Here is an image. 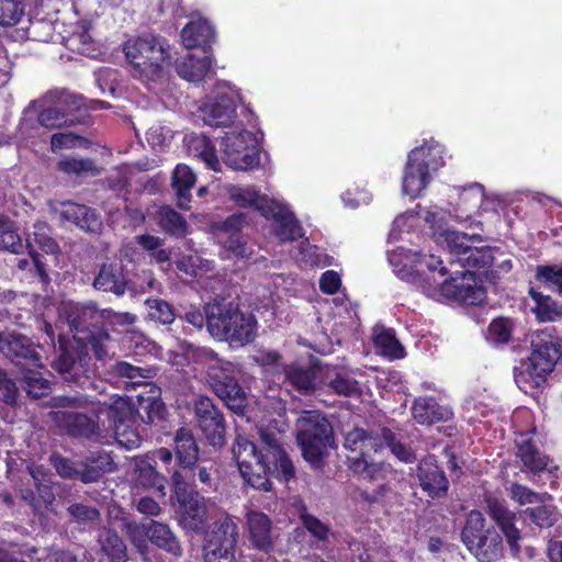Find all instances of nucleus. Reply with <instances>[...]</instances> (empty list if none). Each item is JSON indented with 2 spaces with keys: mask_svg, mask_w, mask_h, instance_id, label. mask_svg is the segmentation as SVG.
<instances>
[{
  "mask_svg": "<svg viewBox=\"0 0 562 562\" xmlns=\"http://www.w3.org/2000/svg\"><path fill=\"white\" fill-rule=\"evenodd\" d=\"M66 318L74 335H59L52 367L66 382L82 391L93 389L89 351L95 359L103 360L108 355L104 344L110 340L109 330L103 326L104 310L92 302L70 304Z\"/></svg>",
  "mask_w": 562,
  "mask_h": 562,
  "instance_id": "obj_1",
  "label": "nucleus"
},
{
  "mask_svg": "<svg viewBox=\"0 0 562 562\" xmlns=\"http://www.w3.org/2000/svg\"><path fill=\"white\" fill-rule=\"evenodd\" d=\"M259 438L256 443L237 435L233 454L245 483L268 492L272 488L270 476L288 483L295 477V468L276 432L261 428Z\"/></svg>",
  "mask_w": 562,
  "mask_h": 562,
  "instance_id": "obj_2",
  "label": "nucleus"
},
{
  "mask_svg": "<svg viewBox=\"0 0 562 562\" xmlns=\"http://www.w3.org/2000/svg\"><path fill=\"white\" fill-rule=\"evenodd\" d=\"M196 363L204 367L205 379L213 393L236 415L244 416L248 397L237 378V366L225 360L211 348L199 347L193 351Z\"/></svg>",
  "mask_w": 562,
  "mask_h": 562,
  "instance_id": "obj_3",
  "label": "nucleus"
},
{
  "mask_svg": "<svg viewBox=\"0 0 562 562\" xmlns=\"http://www.w3.org/2000/svg\"><path fill=\"white\" fill-rule=\"evenodd\" d=\"M206 326L214 338L244 346L255 339L257 321L238 304L222 299L206 305Z\"/></svg>",
  "mask_w": 562,
  "mask_h": 562,
  "instance_id": "obj_4",
  "label": "nucleus"
},
{
  "mask_svg": "<svg viewBox=\"0 0 562 562\" xmlns=\"http://www.w3.org/2000/svg\"><path fill=\"white\" fill-rule=\"evenodd\" d=\"M54 405L60 408L86 409L87 412L57 411L52 413L54 423L74 438L90 439L100 434L99 412L91 396L77 392L74 395L54 397Z\"/></svg>",
  "mask_w": 562,
  "mask_h": 562,
  "instance_id": "obj_5",
  "label": "nucleus"
},
{
  "mask_svg": "<svg viewBox=\"0 0 562 562\" xmlns=\"http://www.w3.org/2000/svg\"><path fill=\"white\" fill-rule=\"evenodd\" d=\"M296 442L311 468L323 470L328 449L335 446L330 422L317 412H305L297 420Z\"/></svg>",
  "mask_w": 562,
  "mask_h": 562,
  "instance_id": "obj_6",
  "label": "nucleus"
},
{
  "mask_svg": "<svg viewBox=\"0 0 562 562\" xmlns=\"http://www.w3.org/2000/svg\"><path fill=\"white\" fill-rule=\"evenodd\" d=\"M344 448L349 452L347 462L355 474L368 481H375L381 475L382 464L373 460L382 449L381 435L355 427L345 435Z\"/></svg>",
  "mask_w": 562,
  "mask_h": 562,
  "instance_id": "obj_7",
  "label": "nucleus"
},
{
  "mask_svg": "<svg viewBox=\"0 0 562 562\" xmlns=\"http://www.w3.org/2000/svg\"><path fill=\"white\" fill-rule=\"evenodd\" d=\"M461 539L480 562H496L504 554L502 536L494 528H485V518L479 510L468 515Z\"/></svg>",
  "mask_w": 562,
  "mask_h": 562,
  "instance_id": "obj_8",
  "label": "nucleus"
},
{
  "mask_svg": "<svg viewBox=\"0 0 562 562\" xmlns=\"http://www.w3.org/2000/svg\"><path fill=\"white\" fill-rule=\"evenodd\" d=\"M123 50L133 66L134 77L142 81H155L161 77L168 53L157 36L130 40L124 43Z\"/></svg>",
  "mask_w": 562,
  "mask_h": 562,
  "instance_id": "obj_9",
  "label": "nucleus"
},
{
  "mask_svg": "<svg viewBox=\"0 0 562 562\" xmlns=\"http://www.w3.org/2000/svg\"><path fill=\"white\" fill-rule=\"evenodd\" d=\"M445 165L441 149L437 146H419L408 153L402 179V190L416 199L430 182V172Z\"/></svg>",
  "mask_w": 562,
  "mask_h": 562,
  "instance_id": "obj_10",
  "label": "nucleus"
},
{
  "mask_svg": "<svg viewBox=\"0 0 562 562\" xmlns=\"http://www.w3.org/2000/svg\"><path fill=\"white\" fill-rule=\"evenodd\" d=\"M561 346L547 331L537 333L531 339V353L526 362L525 371L515 372V381L520 389L527 382L528 375L532 381L530 386H538L550 374L561 358Z\"/></svg>",
  "mask_w": 562,
  "mask_h": 562,
  "instance_id": "obj_11",
  "label": "nucleus"
},
{
  "mask_svg": "<svg viewBox=\"0 0 562 562\" xmlns=\"http://www.w3.org/2000/svg\"><path fill=\"white\" fill-rule=\"evenodd\" d=\"M239 530L234 517L225 514L205 531L203 540L204 562H238Z\"/></svg>",
  "mask_w": 562,
  "mask_h": 562,
  "instance_id": "obj_12",
  "label": "nucleus"
},
{
  "mask_svg": "<svg viewBox=\"0 0 562 562\" xmlns=\"http://www.w3.org/2000/svg\"><path fill=\"white\" fill-rule=\"evenodd\" d=\"M172 491L179 504L181 526L194 532H200L205 527L207 509L204 498L200 496L192 483L184 480L181 472L171 475Z\"/></svg>",
  "mask_w": 562,
  "mask_h": 562,
  "instance_id": "obj_13",
  "label": "nucleus"
},
{
  "mask_svg": "<svg viewBox=\"0 0 562 562\" xmlns=\"http://www.w3.org/2000/svg\"><path fill=\"white\" fill-rule=\"evenodd\" d=\"M198 427L209 445L223 447L226 441V422L221 409L207 396H199L194 404Z\"/></svg>",
  "mask_w": 562,
  "mask_h": 562,
  "instance_id": "obj_14",
  "label": "nucleus"
},
{
  "mask_svg": "<svg viewBox=\"0 0 562 562\" xmlns=\"http://www.w3.org/2000/svg\"><path fill=\"white\" fill-rule=\"evenodd\" d=\"M440 293L467 305H479L486 295L484 288L477 285L474 271H454L449 279L440 283Z\"/></svg>",
  "mask_w": 562,
  "mask_h": 562,
  "instance_id": "obj_15",
  "label": "nucleus"
},
{
  "mask_svg": "<svg viewBox=\"0 0 562 562\" xmlns=\"http://www.w3.org/2000/svg\"><path fill=\"white\" fill-rule=\"evenodd\" d=\"M0 352L16 367H42V358L34 341L15 331L0 334Z\"/></svg>",
  "mask_w": 562,
  "mask_h": 562,
  "instance_id": "obj_16",
  "label": "nucleus"
},
{
  "mask_svg": "<svg viewBox=\"0 0 562 562\" xmlns=\"http://www.w3.org/2000/svg\"><path fill=\"white\" fill-rule=\"evenodd\" d=\"M416 479L423 493L431 499H441L448 495L449 480L434 454H428L418 462Z\"/></svg>",
  "mask_w": 562,
  "mask_h": 562,
  "instance_id": "obj_17",
  "label": "nucleus"
},
{
  "mask_svg": "<svg viewBox=\"0 0 562 562\" xmlns=\"http://www.w3.org/2000/svg\"><path fill=\"white\" fill-rule=\"evenodd\" d=\"M487 513L505 536L513 555L517 557L520 553L521 533L516 527V514L498 499L487 501Z\"/></svg>",
  "mask_w": 562,
  "mask_h": 562,
  "instance_id": "obj_18",
  "label": "nucleus"
},
{
  "mask_svg": "<svg viewBox=\"0 0 562 562\" xmlns=\"http://www.w3.org/2000/svg\"><path fill=\"white\" fill-rule=\"evenodd\" d=\"M245 518L248 539L252 548L266 554L270 553L274 548L270 517L263 512L251 509L247 512Z\"/></svg>",
  "mask_w": 562,
  "mask_h": 562,
  "instance_id": "obj_19",
  "label": "nucleus"
},
{
  "mask_svg": "<svg viewBox=\"0 0 562 562\" xmlns=\"http://www.w3.org/2000/svg\"><path fill=\"white\" fill-rule=\"evenodd\" d=\"M175 458L179 470L175 472L195 475V463L199 461L200 449L191 429L181 427L173 436Z\"/></svg>",
  "mask_w": 562,
  "mask_h": 562,
  "instance_id": "obj_20",
  "label": "nucleus"
},
{
  "mask_svg": "<svg viewBox=\"0 0 562 562\" xmlns=\"http://www.w3.org/2000/svg\"><path fill=\"white\" fill-rule=\"evenodd\" d=\"M412 416L417 424L431 426L450 420L453 413L448 406L441 405L434 396H419L413 402Z\"/></svg>",
  "mask_w": 562,
  "mask_h": 562,
  "instance_id": "obj_21",
  "label": "nucleus"
},
{
  "mask_svg": "<svg viewBox=\"0 0 562 562\" xmlns=\"http://www.w3.org/2000/svg\"><path fill=\"white\" fill-rule=\"evenodd\" d=\"M93 288L103 292L123 295L127 286V278L121 261L104 262L101 265L92 283Z\"/></svg>",
  "mask_w": 562,
  "mask_h": 562,
  "instance_id": "obj_22",
  "label": "nucleus"
},
{
  "mask_svg": "<svg viewBox=\"0 0 562 562\" xmlns=\"http://www.w3.org/2000/svg\"><path fill=\"white\" fill-rule=\"evenodd\" d=\"M235 145H243L241 135H232L224 139V156L229 165L240 170L252 169L259 165L260 157L256 147L244 146L243 149H235Z\"/></svg>",
  "mask_w": 562,
  "mask_h": 562,
  "instance_id": "obj_23",
  "label": "nucleus"
},
{
  "mask_svg": "<svg viewBox=\"0 0 562 562\" xmlns=\"http://www.w3.org/2000/svg\"><path fill=\"white\" fill-rule=\"evenodd\" d=\"M80 482L88 484L98 482L104 474L116 470V463L110 452L99 450L91 452L80 461Z\"/></svg>",
  "mask_w": 562,
  "mask_h": 562,
  "instance_id": "obj_24",
  "label": "nucleus"
},
{
  "mask_svg": "<svg viewBox=\"0 0 562 562\" xmlns=\"http://www.w3.org/2000/svg\"><path fill=\"white\" fill-rule=\"evenodd\" d=\"M35 491L26 488L22 491V498L32 507L34 514L43 516L45 513L53 512L56 501L53 491V482L49 479L40 480L34 473Z\"/></svg>",
  "mask_w": 562,
  "mask_h": 562,
  "instance_id": "obj_25",
  "label": "nucleus"
},
{
  "mask_svg": "<svg viewBox=\"0 0 562 562\" xmlns=\"http://www.w3.org/2000/svg\"><path fill=\"white\" fill-rule=\"evenodd\" d=\"M515 445L517 457L529 472L537 474L547 469L549 457L540 452L529 434H519L515 439Z\"/></svg>",
  "mask_w": 562,
  "mask_h": 562,
  "instance_id": "obj_26",
  "label": "nucleus"
},
{
  "mask_svg": "<svg viewBox=\"0 0 562 562\" xmlns=\"http://www.w3.org/2000/svg\"><path fill=\"white\" fill-rule=\"evenodd\" d=\"M61 216L85 232L99 234L102 231V220L93 209L85 204L64 203Z\"/></svg>",
  "mask_w": 562,
  "mask_h": 562,
  "instance_id": "obj_27",
  "label": "nucleus"
},
{
  "mask_svg": "<svg viewBox=\"0 0 562 562\" xmlns=\"http://www.w3.org/2000/svg\"><path fill=\"white\" fill-rule=\"evenodd\" d=\"M136 482L146 490H151L159 496L166 495L167 479L157 471L153 457L146 454L135 458Z\"/></svg>",
  "mask_w": 562,
  "mask_h": 562,
  "instance_id": "obj_28",
  "label": "nucleus"
},
{
  "mask_svg": "<svg viewBox=\"0 0 562 562\" xmlns=\"http://www.w3.org/2000/svg\"><path fill=\"white\" fill-rule=\"evenodd\" d=\"M284 383L292 386L302 395L312 394L317 386L318 369L292 363L283 367Z\"/></svg>",
  "mask_w": 562,
  "mask_h": 562,
  "instance_id": "obj_29",
  "label": "nucleus"
},
{
  "mask_svg": "<svg viewBox=\"0 0 562 562\" xmlns=\"http://www.w3.org/2000/svg\"><path fill=\"white\" fill-rule=\"evenodd\" d=\"M196 181L195 175L187 165L179 164L172 172L171 187L176 192L177 206L182 210L191 209V190Z\"/></svg>",
  "mask_w": 562,
  "mask_h": 562,
  "instance_id": "obj_30",
  "label": "nucleus"
},
{
  "mask_svg": "<svg viewBox=\"0 0 562 562\" xmlns=\"http://www.w3.org/2000/svg\"><path fill=\"white\" fill-rule=\"evenodd\" d=\"M98 412L100 417L104 416L103 423L106 422L108 427L113 430L116 426L136 423L134 406L123 397H117L111 404L99 407Z\"/></svg>",
  "mask_w": 562,
  "mask_h": 562,
  "instance_id": "obj_31",
  "label": "nucleus"
},
{
  "mask_svg": "<svg viewBox=\"0 0 562 562\" xmlns=\"http://www.w3.org/2000/svg\"><path fill=\"white\" fill-rule=\"evenodd\" d=\"M156 224L167 235L175 238H184L189 234V224L186 217L170 205H161L155 213Z\"/></svg>",
  "mask_w": 562,
  "mask_h": 562,
  "instance_id": "obj_32",
  "label": "nucleus"
},
{
  "mask_svg": "<svg viewBox=\"0 0 562 562\" xmlns=\"http://www.w3.org/2000/svg\"><path fill=\"white\" fill-rule=\"evenodd\" d=\"M204 123L213 127L229 126L236 116V106L231 98H221L202 109Z\"/></svg>",
  "mask_w": 562,
  "mask_h": 562,
  "instance_id": "obj_33",
  "label": "nucleus"
},
{
  "mask_svg": "<svg viewBox=\"0 0 562 562\" xmlns=\"http://www.w3.org/2000/svg\"><path fill=\"white\" fill-rule=\"evenodd\" d=\"M154 546L179 558L182 555L180 541L168 525L149 519V539Z\"/></svg>",
  "mask_w": 562,
  "mask_h": 562,
  "instance_id": "obj_34",
  "label": "nucleus"
},
{
  "mask_svg": "<svg viewBox=\"0 0 562 562\" xmlns=\"http://www.w3.org/2000/svg\"><path fill=\"white\" fill-rule=\"evenodd\" d=\"M57 171L76 178H83L87 176H99L101 169L98 167L94 159L89 157H75L65 156L57 161Z\"/></svg>",
  "mask_w": 562,
  "mask_h": 562,
  "instance_id": "obj_35",
  "label": "nucleus"
},
{
  "mask_svg": "<svg viewBox=\"0 0 562 562\" xmlns=\"http://www.w3.org/2000/svg\"><path fill=\"white\" fill-rule=\"evenodd\" d=\"M211 66L212 60L210 56L204 55L198 57L193 54H189L177 65V72L187 81L199 82L204 79Z\"/></svg>",
  "mask_w": 562,
  "mask_h": 562,
  "instance_id": "obj_36",
  "label": "nucleus"
},
{
  "mask_svg": "<svg viewBox=\"0 0 562 562\" xmlns=\"http://www.w3.org/2000/svg\"><path fill=\"white\" fill-rule=\"evenodd\" d=\"M214 30L206 21H191L181 31V40L187 48L210 45Z\"/></svg>",
  "mask_w": 562,
  "mask_h": 562,
  "instance_id": "obj_37",
  "label": "nucleus"
},
{
  "mask_svg": "<svg viewBox=\"0 0 562 562\" xmlns=\"http://www.w3.org/2000/svg\"><path fill=\"white\" fill-rule=\"evenodd\" d=\"M464 255L458 262L460 267L464 268L463 271L486 274L493 266L494 257L491 247H472L465 250Z\"/></svg>",
  "mask_w": 562,
  "mask_h": 562,
  "instance_id": "obj_38",
  "label": "nucleus"
},
{
  "mask_svg": "<svg viewBox=\"0 0 562 562\" xmlns=\"http://www.w3.org/2000/svg\"><path fill=\"white\" fill-rule=\"evenodd\" d=\"M37 123L44 128L56 130L83 124L85 121L58 106H47L38 112Z\"/></svg>",
  "mask_w": 562,
  "mask_h": 562,
  "instance_id": "obj_39",
  "label": "nucleus"
},
{
  "mask_svg": "<svg viewBox=\"0 0 562 562\" xmlns=\"http://www.w3.org/2000/svg\"><path fill=\"white\" fill-rule=\"evenodd\" d=\"M274 222V234L280 241H294L303 237V228L300 222L288 207L282 214H278Z\"/></svg>",
  "mask_w": 562,
  "mask_h": 562,
  "instance_id": "obj_40",
  "label": "nucleus"
},
{
  "mask_svg": "<svg viewBox=\"0 0 562 562\" xmlns=\"http://www.w3.org/2000/svg\"><path fill=\"white\" fill-rule=\"evenodd\" d=\"M189 149L194 151L207 166L209 169L220 171V161L216 148L209 136L192 135L188 140Z\"/></svg>",
  "mask_w": 562,
  "mask_h": 562,
  "instance_id": "obj_41",
  "label": "nucleus"
},
{
  "mask_svg": "<svg viewBox=\"0 0 562 562\" xmlns=\"http://www.w3.org/2000/svg\"><path fill=\"white\" fill-rule=\"evenodd\" d=\"M373 341L380 353L392 360L403 359L406 355L405 348L397 339L393 328H383L374 336Z\"/></svg>",
  "mask_w": 562,
  "mask_h": 562,
  "instance_id": "obj_42",
  "label": "nucleus"
},
{
  "mask_svg": "<svg viewBox=\"0 0 562 562\" xmlns=\"http://www.w3.org/2000/svg\"><path fill=\"white\" fill-rule=\"evenodd\" d=\"M102 552L111 562H126L127 551L123 539L113 530L104 529L99 536Z\"/></svg>",
  "mask_w": 562,
  "mask_h": 562,
  "instance_id": "obj_43",
  "label": "nucleus"
},
{
  "mask_svg": "<svg viewBox=\"0 0 562 562\" xmlns=\"http://www.w3.org/2000/svg\"><path fill=\"white\" fill-rule=\"evenodd\" d=\"M529 295L536 304L532 311L540 322H553L561 316L559 306L551 296L544 295L533 288H530Z\"/></svg>",
  "mask_w": 562,
  "mask_h": 562,
  "instance_id": "obj_44",
  "label": "nucleus"
},
{
  "mask_svg": "<svg viewBox=\"0 0 562 562\" xmlns=\"http://www.w3.org/2000/svg\"><path fill=\"white\" fill-rule=\"evenodd\" d=\"M166 406L159 397H147L139 401L135 409V419L138 417L142 423L151 425L165 419Z\"/></svg>",
  "mask_w": 562,
  "mask_h": 562,
  "instance_id": "obj_45",
  "label": "nucleus"
},
{
  "mask_svg": "<svg viewBox=\"0 0 562 562\" xmlns=\"http://www.w3.org/2000/svg\"><path fill=\"white\" fill-rule=\"evenodd\" d=\"M381 439H382V446L385 445L390 448L391 452L402 462L405 463H412L416 459L415 452L412 450L411 447L406 446L405 443L401 442L396 438V434L387 428L383 427L381 429Z\"/></svg>",
  "mask_w": 562,
  "mask_h": 562,
  "instance_id": "obj_46",
  "label": "nucleus"
},
{
  "mask_svg": "<svg viewBox=\"0 0 562 562\" xmlns=\"http://www.w3.org/2000/svg\"><path fill=\"white\" fill-rule=\"evenodd\" d=\"M535 278L539 283L557 292L562 297V265L538 266Z\"/></svg>",
  "mask_w": 562,
  "mask_h": 562,
  "instance_id": "obj_47",
  "label": "nucleus"
},
{
  "mask_svg": "<svg viewBox=\"0 0 562 562\" xmlns=\"http://www.w3.org/2000/svg\"><path fill=\"white\" fill-rule=\"evenodd\" d=\"M91 144L90 139L74 132H58L50 136L52 151L72 149L77 147L89 149Z\"/></svg>",
  "mask_w": 562,
  "mask_h": 562,
  "instance_id": "obj_48",
  "label": "nucleus"
},
{
  "mask_svg": "<svg viewBox=\"0 0 562 562\" xmlns=\"http://www.w3.org/2000/svg\"><path fill=\"white\" fill-rule=\"evenodd\" d=\"M23 248L22 238L14 228V223L3 218L0 223V250L21 254Z\"/></svg>",
  "mask_w": 562,
  "mask_h": 562,
  "instance_id": "obj_49",
  "label": "nucleus"
},
{
  "mask_svg": "<svg viewBox=\"0 0 562 562\" xmlns=\"http://www.w3.org/2000/svg\"><path fill=\"white\" fill-rule=\"evenodd\" d=\"M445 241L449 249L451 265L458 263L460 261V257L465 256V250L472 248V246L469 245L471 238L468 236V234L457 231H446Z\"/></svg>",
  "mask_w": 562,
  "mask_h": 562,
  "instance_id": "obj_50",
  "label": "nucleus"
},
{
  "mask_svg": "<svg viewBox=\"0 0 562 562\" xmlns=\"http://www.w3.org/2000/svg\"><path fill=\"white\" fill-rule=\"evenodd\" d=\"M145 305L148 310V317L162 325H170L176 318L175 308L162 299H147Z\"/></svg>",
  "mask_w": 562,
  "mask_h": 562,
  "instance_id": "obj_51",
  "label": "nucleus"
},
{
  "mask_svg": "<svg viewBox=\"0 0 562 562\" xmlns=\"http://www.w3.org/2000/svg\"><path fill=\"white\" fill-rule=\"evenodd\" d=\"M300 518L303 527L308 531L316 543L324 544L328 542L330 535L329 525L323 522L316 516L307 513L302 514Z\"/></svg>",
  "mask_w": 562,
  "mask_h": 562,
  "instance_id": "obj_52",
  "label": "nucleus"
},
{
  "mask_svg": "<svg viewBox=\"0 0 562 562\" xmlns=\"http://www.w3.org/2000/svg\"><path fill=\"white\" fill-rule=\"evenodd\" d=\"M123 530L132 543L142 550L146 547V541L149 539V519H145L142 522L125 519Z\"/></svg>",
  "mask_w": 562,
  "mask_h": 562,
  "instance_id": "obj_53",
  "label": "nucleus"
},
{
  "mask_svg": "<svg viewBox=\"0 0 562 562\" xmlns=\"http://www.w3.org/2000/svg\"><path fill=\"white\" fill-rule=\"evenodd\" d=\"M49 461L57 474L63 479L80 481V462H74L57 452L50 454Z\"/></svg>",
  "mask_w": 562,
  "mask_h": 562,
  "instance_id": "obj_54",
  "label": "nucleus"
},
{
  "mask_svg": "<svg viewBox=\"0 0 562 562\" xmlns=\"http://www.w3.org/2000/svg\"><path fill=\"white\" fill-rule=\"evenodd\" d=\"M260 192L252 186H232L228 189L229 199L240 207H255Z\"/></svg>",
  "mask_w": 562,
  "mask_h": 562,
  "instance_id": "obj_55",
  "label": "nucleus"
},
{
  "mask_svg": "<svg viewBox=\"0 0 562 562\" xmlns=\"http://www.w3.org/2000/svg\"><path fill=\"white\" fill-rule=\"evenodd\" d=\"M112 368L113 373L120 378L127 379L133 385H139L144 379L150 376L148 369L133 366L126 361H116Z\"/></svg>",
  "mask_w": 562,
  "mask_h": 562,
  "instance_id": "obj_56",
  "label": "nucleus"
},
{
  "mask_svg": "<svg viewBox=\"0 0 562 562\" xmlns=\"http://www.w3.org/2000/svg\"><path fill=\"white\" fill-rule=\"evenodd\" d=\"M524 514L539 528H550L558 521L557 512L547 505L527 508Z\"/></svg>",
  "mask_w": 562,
  "mask_h": 562,
  "instance_id": "obj_57",
  "label": "nucleus"
},
{
  "mask_svg": "<svg viewBox=\"0 0 562 562\" xmlns=\"http://www.w3.org/2000/svg\"><path fill=\"white\" fill-rule=\"evenodd\" d=\"M134 425L135 423L125 426H116V429L113 430L116 442L126 450L138 448L143 441Z\"/></svg>",
  "mask_w": 562,
  "mask_h": 562,
  "instance_id": "obj_58",
  "label": "nucleus"
},
{
  "mask_svg": "<svg viewBox=\"0 0 562 562\" xmlns=\"http://www.w3.org/2000/svg\"><path fill=\"white\" fill-rule=\"evenodd\" d=\"M328 386L335 394L346 397L359 395L361 392L358 381L342 373H336Z\"/></svg>",
  "mask_w": 562,
  "mask_h": 562,
  "instance_id": "obj_59",
  "label": "nucleus"
},
{
  "mask_svg": "<svg viewBox=\"0 0 562 562\" xmlns=\"http://www.w3.org/2000/svg\"><path fill=\"white\" fill-rule=\"evenodd\" d=\"M32 239H27V243H33L45 254L55 255L59 252V245L57 241L47 233L48 227L46 225H35Z\"/></svg>",
  "mask_w": 562,
  "mask_h": 562,
  "instance_id": "obj_60",
  "label": "nucleus"
},
{
  "mask_svg": "<svg viewBox=\"0 0 562 562\" xmlns=\"http://www.w3.org/2000/svg\"><path fill=\"white\" fill-rule=\"evenodd\" d=\"M512 323L508 318L498 317L491 322L487 337L495 344H507L512 338Z\"/></svg>",
  "mask_w": 562,
  "mask_h": 562,
  "instance_id": "obj_61",
  "label": "nucleus"
},
{
  "mask_svg": "<svg viewBox=\"0 0 562 562\" xmlns=\"http://www.w3.org/2000/svg\"><path fill=\"white\" fill-rule=\"evenodd\" d=\"M22 15L23 5L19 0H0V25H15Z\"/></svg>",
  "mask_w": 562,
  "mask_h": 562,
  "instance_id": "obj_62",
  "label": "nucleus"
},
{
  "mask_svg": "<svg viewBox=\"0 0 562 562\" xmlns=\"http://www.w3.org/2000/svg\"><path fill=\"white\" fill-rule=\"evenodd\" d=\"M67 512L78 524L95 522L100 519V512L97 507L81 503L71 504Z\"/></svg>",
  "mask_w": 562,
  "mask_h": 562,
  "instance_id": "obj_63",
  "label": "nucleus"
},
{
  "mask_svg": "<svg viewBox=\"0 0 562 562\" xmlns=\"http://www.w3.org/2000/svg\"><path fill=\"white\" fill-rule=\"evenodd\" d=\"M19 389L5 370L0 368V401L14 406L18 401Z\"/></svg>",
  "mask_w": 562,
  "mask_h": 562,
  "instance_id": "obj_64",
  "label": "nucleus"
}]
</instances>
